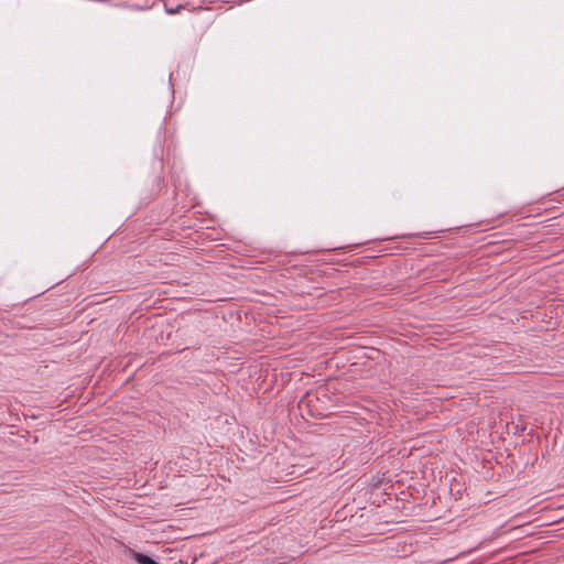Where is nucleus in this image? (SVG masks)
<instances>
[{"label":"nucleus","instance_id":"obj_1","mask_svg":"<svg viewBox=\"0 0 564 564\" xmlns=\"http://www.w3.org/2000/svg\"><path fill=\"white\" fill-rule=\"evenodd\" d=\"M134 560L137 561L138 564H159L158 562H155L150 556L143 555L141 553H135L134 554Z\"/></svg>","mask_w":564,"mask_h":564}]
</instances>
